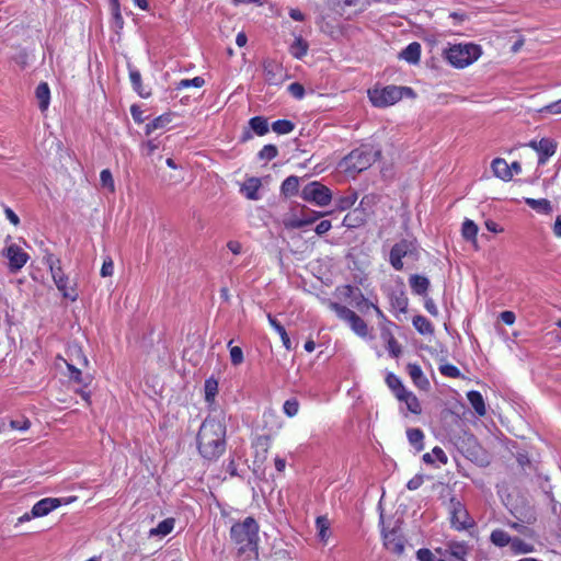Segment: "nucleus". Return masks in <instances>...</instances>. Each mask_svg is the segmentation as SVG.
<instances>
[{
    "label": "nucleus",
    "instance_id": "nucleus-1",
    "mask_svg": "<svg viewBox=\"0 0 561 561\" xmlns=\"http://www.w3.org/2000/svg\"><path fill=\"white\" fill-rule=\"evenodd\" d=\"M226 422L222 413L208 415L197 433V449L207 460L218 459L226 450Z\"/></svg>",
    "mask_w": 561,
    "mask_h": 561
},
{
    "label": "nucleus",
    "instance_id": "nucleus-2",
    "mask_svg": "<svg viewBox=\"0 0 561 561\" xmlns=\"http://www.w3.org/2000/svg\"><path fill=\"white\" fill-rule=\"evenodd\" d=\"M230 539L239 561L257 560L259 525L253 517L233 524L230 528Z\"/></svg>",
    "mask_w": 561,
    "mask_h": 561
},
{
    "label": "nucleus",
    "instance_id": "nucleus-3",
    "mask_svg": "<svg viewBox=\"0 0 561 561\" xmlns=\"http://www.w3.org/2000/svg\"><path fill=\"white\" fill-rule=\"evenodd\" d=\"M381 156L380 149L371 145H362L351 151L343 160L342 165L347 173H360L367 170Z\"/></svg>",
    "mask_w": 561,
    "mask_h": 561
},
{
    "label": "nucleus",
    "instance_id": "nucleus-4",
    "mask_svg": "<svg viewBox=\"0 0 561 561\" xmlns=\"http://www.w3.org/2000/svg\"><path fill=\"white\" fill-rule=\"evenodd\" d=\"M479 45L456 44L445 51L446 59L456 68H465L474 62L481 56Z\"/></svg>",
    "mask_w": 561,
    "mask_h": 561
},
{
    "label": "nucleus",
    "instance_id": "nucleus-5",
    "mask_svg": "<svg viewBox=\"0 0 561 561\" xmlns=\"http://www.w3.org/2000/svg\"><path fill=\"white\" fill-rule=\"evenodd\" d=\"M403 257H412L417 260L419 250L416 242L413 240L401 239L390 250L389 262L396 271L403 270Z\"/></svg>",
    "mask_w": 561,
    "mask_h": 561
},
{
    "label": "nucleus",
    "instance_id": "nucleus-6",
    "mask_svg": "<svg viewBox=\"0 0 561 561\" xmlns=\"http://www.w3.org/2000/svg\"><path fill=\"white\" fill-rule=\"evenodd\" d=\"M45 263L50 270L51 277L58 290L62 293L65 298H69L70 300L75 301L78 296L73 288L68 287V277L62 272L60 260L55 257L53 254H47L45 256Z\"/></svg>",
    "mask_w": 561,
    "mask_h": 561
},
{
    "label": "nucleus",
    "instance_id": "nucleus-7",
    "mask_svg": "<svg viewBox=\"0 0 561 561\" xmlns=\"http://www.w3.org/2000/svg\"><path fill=\"white\" fill-rule=\"evenodd\" d=\"M368 96L374 106L386 107L401 100V90L397 85H387L381 89L368 90Z\"/></svg>",
    "mask_w": 561,
    "mask_h": 561
},
{
    "label": "nucleus",
    "instance_id": "nucleus-8",
    "mask_svg": "<svg viewBox=\"0 0 561 561\" xmlns=\"http://www.w3.org/2000/svg\"><path fill=\"white\" fill-rule=\"evenodd\" d=\"M301 197L304 201L314 203L318 206H327L332 199V194L325 185L311 182L302 188Z\"/></svg>",
    "mask_w": 561,
    "mask_h": 561
},
{
    "label": "nucleus",
    "instance_id": "nucleus-9",
    "mask_svg": "<svg viewBox=\"0 0 561 561\" xmlns=\"http://www.w3.org/2000/svg\"><path fill=\"white\" fill-rule=\"evenodd\" d=\"M450 513V522L457 530L468 529L473 525L472 518L469 516L465 505L456 497H451L448 506Z\"/></svg>",
    "mask_w": 561,
    "mask_h": 561
},
{
    "label": "nucleus",
    "instance_id": "nucleus-10",
    "mask_svg": "<svg viewBox=\"0 0 561 561\" xmlns=\"http://www.w3.org/2000/svg\"><path fill=\"white\" fill-rule=\"evenodd\" d=\"M382 537L383 546L388 551L397 556H401L404 552L405 539L399 527L382 530Z\"/></svg>",
    "mask_w": 561,
    "mask_h": 561
},
{
    "label": "nucleus",
    "instance_id": "nucleus-11",
    "mask_svg": "<svg viewBox=\"0 0 561 561\" xmlns=\"http://www.w3.org/2000/svg\"><path fill=\"white\" fill-rule=\"evenodd\" d=\"M264 80L268 84L279 85L286 79V71L282 64L273 59H267L263 62Z\"/></svg>",
    "mask_w": 561,
    "mask_h": 561
},
{
    "label": "nucleus",
    "instance_id": "nucleus-12",
    "mask_svg": "<svg viewBox=\"0 0 561 561\" xmlns=\"http://www.w3.org/2000/svg\"><path fill=\"white\" fill-rule=\"evenodd\" d=\"M5 256L12 273L19 272L28 260V254L16 244H11L5 249Z\"/></svg>",
    "mask_w": 561,
    "mask_h": 561
},
{
    "label": "nucleus",
    "instance_id": "nucleus-13",
    "mask_svg": "<svg viewBox=\"0 0 561 561\" xmlns=\"http://www.w3.org/2000/svg\"><path fill=\"white\" fill-rule=\"evenodd\" d=\"M61 504L59 499L45 497L32 507V516L42 517L49 514Z\"/></svg>",
    "mask_w": 561,
    "mask_h": 561
},
{
    "label": "nucleus",
    "instance_id": "nucleus-14",
    "mask_svg": "<svg viewBox=\"0 0 561 561\" xmlns=\"http://www.w3.org/2000/svg\"><path fill=\"white\" fill-rule=\"evenodd\" d=\"M557 151V142L550 138H541L538 140L537 152L539 154L538 164H545L550 157Z\"/></svg>",
    "mask_w": 561,
    "mask_h": 561
},
{
    "label": "nucleus",
    "instance_id": "nucleus-15",
    "mask_svg": "<svg viewBox=\"0 0 561 561\" xmlns=\"http://www.w3.org/2000/svg\"><path fill=\"white\" fill-rule=\"evenodd\" d=\"M367 217L365 209L355 208L345 215L342 224L346 228H357L366 222Z\"/></svg>",
    "mask_w": 561,
    "mask_h": 561
},
{
    "label": "nucleus",
    "instance_id": "nucleus-16",
    "mask_svg": "<svg viewBox=\"0 0 561 561\" xmlns=\"http://www.w3.org/2000/svg\"><path fill=\"white\" fill-rule=\"evenodd\" d=\"M389 301L392 309L405 313L408 310L409 300L402 288L392 290L389 294Z\"/></svg>",
    "mask_w": 561,
    "mask_h": 561
},
{
    "label": "nucleus",
    "instance_id": "nucleus-17",
    "mask_svg": "<svg viewBox=\"0 0 561 561\" xmlns=\"http://www.w3.org/2000/svg\"><path fill=\"white\" fill-rule=\"evenodd\" d=\"M409 285L415 295L425 296L430 287V280L423 275L413 274L409 278Z\"/></svg>",
    "mask_w": 561,
    "mask_h": 561
},
{
    "label": "nucleus",
    "instance_id": "nucleus-18",
    "mask_svg": "<svg viewBox=\"0 0 561 561\" xmlns=\"http://www.w3.org/2000/svg\"><path fill=\"white\" fill-rule=\"evenodd\" d=\"M400 58L409 64L416 65L421 58V44L417 42L410 43L401 53Z\"/></svg>",
    "mask_w": 561,
    "mask_h": 561
},
{
    "label": "nucleus",
    "instance_id": "nucleus-19",
    "mask_svg": "<svg viewBox=\"0 0 561 561\" xmlns=\"http://www.w3.org/2000/svg\"><path fill=\"white\" fill-rule=\"evenodd\" d=\"M491 168L494 175L503 181H510L513 178L511 168H508L507 162L502 158L494 159Z\"/></svg>",
    "mask_w": 561,
    "mask_h": 561
},
{
    "label": "nucleus",
    "instance_id": "nucleus-20",
    "mask_svg": "<svg viewBox=\"0 0 561 561\" xmlns=\"http://www.w3.org/2000/svg\"><path fill=\"white\" fill-rule=\"evenodd\" d=\"M347 290L350 291L348 296L352 298V302L360 312H366L371 308L373 304L364 297L358 288L354 289L352 286H347Z\"/></svg>",
    "mask_w": 561,
    "mask_h": 561
},
{
    "label": "nucleus",
    "instance_id": "nucleus-21",
    "mask_svg": "<svg viewBox=\"0 0 561 561\" xmlns=\"http://www.w3.org/2000/svg\"><path fill=\"white\" fill-rule=\"evenodd\" d=\"M261 187V181L257 178L248 179L241 186V192L248 199L257 201L260 198L257 192Z\"/></svg>",
    "mask_w": 561,
    "mask_h": 561
},
{
    "label": "nucleus",
    "instance_id": "nucleus-22",
    "mask_svg": "<svg viewBox=\"0 0 561 561\" xmlns=\"http://www.w3.org/2000/svg\"><path fill=\"white\" fill-rule=\"evenodd\" d=\"M35 96L38 101V107L42 112L46 111L49 106L50 101V90L46 82H41L36 90Z\"/></svg>",
    "mask_w": 561,
    "mask_h": 561
},
{
    "label": "nucleus",
    "instance_id": "nucleus-23",
    "mask_svg": "<svg viewBox=\"0 0 561 561\" xmlns=\"http://www.w3.org/2000/svg\"><path fill=\"white\" fill-rule=\"evenodd\" d=\"M468 401L479 416H484L486 413L485 403L482 394L479 391L471 390L467 393Z\"/></svg>",
    "mask_w": 561,
    "mask_h": 561
},
{
    "label": "nucleus",
    "instance_id": "nucleus-24",
    "mask_svg": "<svg viewBox=\"0 0 561 561\" xmlns=\"http://www.w3.org/2000/svg\"><path fill=\"white\" fill-rule=\"evenodd\" d=\"M408 373L413 382L421 389H425L428 386V380L425 378L421 367L416 364L408 365Z\"/></svg>",
    "mask_w": 561,
    "mask_h": 561
},
{
    "label": "nucleus",
    "instance_id": "nucleus-25",
    "mask_svg": "<svg viewBox=\"0 0 561 561\" xmlns=\"http://www.w3.org/2000/svg\"><path fill=\"white\" fill-rule=\"evenodd\" d=\"M399 401H402L407 404V408L410 412L414 414H420L422 409L417 398L410 391L404 390L403 393L399 394L397 398Z\"/></svg>",
    "mask_w": 561,
    "mask_h": 561
},
{
    "label": "nucleus",
    "instance_id": "nucleus-26",
    "mask_svg": "<svg viewBox=\"0 0 561 561\" xmlns=\"http://www.w3.org/2000/svg\"><path fill=\"white\" fill-rule=\"evenodd\" d=\"M129 69V79L133 84L134 90L141 96V98H148L150 95V91H145L141 85V75L140 72L133 68L130 65H128Z\"/></svg>",
    "mask_w": 561,
    "mask_h": 561
},
{
    "label": "nucleus",
    "instance_id": "nucleus-27",
    "mask_svg": "<svg viewBox=\"0 0 561 561\" xmlns=\"http://www.w3.org/2000/svg\"><path fill=\"white\" fill-rule=\"evenodd\" d=\"M407 436L409 443L415 448L416 451L424 449V434L420 428H408Z\"/></svg>",
    "mask_w": 561,
    "mask_h": 561
},
{
    "label": "nucleus",
    "instance_id": "nucleus-28",
    "mask_svg": "<svg viewBox=\"0 0 561 561\" xmlns=\"http://www.w3.org/2000/svg\"><path fill=\"white\" fill-rule=\"evenodd\" d=\"M70 360L73 362V358L71 357ZM67 367L70 373L69 376L71 380L84 387H87L91 382V376H83L81 370L73 363H67Z\"/></svg>",
    "mask_w": 561,
    "mask_h": 561
},
{
    "label": "nucleus",
    "instance_id": "nucleus-29",
    "mask_svg": "<svg viewBox=\"0 0 561 561\" xmlns=\"http://www.w3.org/2000/svg\"><path fill=\"white\" fill-rule=\"evenodd\" d=\"M525 203L533 208L534 210L542 214L552 213V205L550 201L546 198L535 199V198H525Z\"/></svg>",
    "mask_w": 561,
    "mask_h": 561
},
{
    "label": "nucleus",
    "instance_id": "nucleus-30",
    "mask_svg": "<svg viewBox=\"0 0 561 561\" xmlns=\"http://www.w3.org/2000/svg\"><path fill=\"white\" fill-rule=\"evenodd\" d=\"M299 179L295 175H290L284 180L280 186V192L285 196H294L298 193Z\"/></svg>",
    "mask_w": 561,
    "mask_h": 561
},
{
    "label": "nucleus",
    "instance_id": "nucleus-31",
    "mask_svg": "<svg viewBox=\"0 0 561 561\" xmlns=\"http://www.w3.org/2000/svg\"><path fill=\"white\" fill-rule=\"evenodd\" d=\"M412 322L420 334L431 335L434 333L432 323L424 316H415Z\"/></svg>",
    "mask_w": 561,
    "mask_h": 561
},
{
    "label": "nucleus",
    "instance_id": "nucleus-32",
    "mask_svg": "<svg viewBox=\"0 0 561 561\" xmlns=\"http://www.w3.org/2000/svg\"><path fill=\"white\" fill-rule=\"evenodd\" d=\"M490 540L494 546L503 548L511 545L512 537L502 529H494L491 533Z\"/></svg>",
    "mask_w": 561,
    "mask_h": 561
},
{
    "label": "nucleus",
    "instance_id": "nucleus-33",
    "mask_svg": "<svg viewBox=\"0 0 561 561\" xmlns=\"http://www.w3.org/2000/svg\"><path fill=\"white\" fill-rule=\"evenodd\" d=\"M251 129L259 136H263L268 131L267 119L263 116H254L249 121Z\"/></svg>",
    "mask_w": 561,
    "mask_h": 561
},
{
    "label": "nucleus",
    "instance_id": "nucleus-34",
    "mask_svg": "<svg viewBox=\"0 0 561 561\" xmlns=\"http://www.w3.org/2000/svg\"><path fill=\"white\" fill-rule=\"evenodd\" d=\"M270 324L275 329V331L279 334L283 345L286 350H291L290 339L285 330V328L271 314L267 316Z\"/></svg>",
    "mask_w": 561,
    "mask_h": 561
},
{
    "label": "nucleus",
    "instance_id": "nucleus-35",
    "mask_svg": "<svg viewBox=\"0 0 561 561\" xmlns=\"http://www.w3.org/2000/svg\"><path fill=\"white\" fill-rule=\"evenodd\" d=\"M316 527L318 530V538L327 542L329 536H330V522L325 516H319L316 519Z\"/></svg>",
    "mask_w": 561,
    "mask_h": 561
},
{
    "label": "nucleus",
    "instance_id": "nucleus-36",
    "mask_svg": "<svg viewBox=\"0 0 561 561\" xmlns=\"http://www.w3.org/2000/svg\"><path fill=\"white\" fill-rule=\"evenodd\" d=\"M289 51L295 58L301 59L307 55L308 43L302 37H297L290 45Z\"/></svg>",
    "mask_w": 561,
    "mask_h": 561
},
{
    "label": "nucleus",
    "instance_id": "nucleus-37",
    "mask_svg": "<svg viewBox=\"0 0 561 561\" xmlns=\"http://www.w3.org/2000/svg\"><path fill=\"white\" fill-rule=\"evenodd\" d=\"M174 527V519L167 518L158 524L156 528L150 529V536H167L169 535Z\"/></svg>",
    "mask_w": 561,
    "mask_h": 561
},
{
    "label": "nucleus",
    "instance_id": "nucleus-38",
    "mask_svg": "<svg viewBox=\"0 0 561 561\" xmlns=\"http://www.w3.org/2000/svg\"><path fill=\"white\" fill-rule=\"evenodd\" d=\"M351 329L359 336L365 337L368 334L366 322L356 313L350 319Z\"/></svg>",
    "mask_w": 561,
    "mask_h": 561
},
{
    "label": "nucleus",
    "instance_id": "nucleus-39",
    "mask_svg": "<svg viewBox=\"0 0 561 561\" xmlns=\"http://www.w3.org/2000/svg\"><path fill=\"white\" fill-rule=\"evenodd\" d=\"M461 232L466 240L472 241L474 244L477 243L478 226L472 220H465Z\"/></svg>",
    "mask_w": 561,
    "mask_h": 561
},
{
    "label": "nucleus",
    "instance_id": "nucleus-40",
    "mask_svg": "<svg viewBox=\"0 0 561 561\" xmlns=\"http://www.w3.org/2000/svg\"><path fill=\"white\" fill-rule=\"evenodd\" d=\"M205 400L208 403H213L218 393V381L210 377L205 380Z\"/></svg>",
    "mask_w": 561,
    "mask_h": 561
},
{
    "label": "nucleus",
    "instance_id": "nucleus-41",
    "mask_svg": "<svg viewBox=\"0 0 561 561\" xmlns=\"http://www.w3.org/2000/svg\"><path fill=\"white\" fill-rule=\"evenodd\" d=\"M321 215V213H312L311 215L302 214L301 217L296 218L290 222V227L302 228L309 226L313 224Z\"/></svg>",
    "mask_w": 561,
    "mask_h": 561
},
{
    "label": "nucleus",
    "instance_id": "nucleus-42",
    "mask_svg": "<svg viewBox=\"0 0 561 561\" xmlns=\"http://www.w3.org/2000/svg\"><path fill=\"white\" fill-rule=\"evenodd\" d=\"M169 123H171V115L170 114H163L154 118L152 122L146 125V134L149 135L153 130L158 128H163Z\"/></svg>",
    "mask_w": 561,
    "mask_h": 561
},
{
    "label": "nucleus",
    "instance_id": "nucleus-43",
    "mask_svg": "<svg viewBox=\"0 0 561 561\" xmlns=\"http://www.w3.org/2000/svg\"><path fill=\"white\" fill-rule=\"evenodd\" d=\"M433 457H435L442 463H447V461H448V458H447L446 454L438 446L433 448L432 454H430V453L424 454L423 455V461L425 463H427V465H433L434 463Z\"/></svg>",
    "mask_w": 561,
    "mask_h": 561
},
{
    "label": "nucleus",
    "instance_id": "nucleus-44",
    "mask_svg": "<svg viewBox=\"0 0 561 561\" xmlns=\"http://www.w3.org/2000/svg\"><path fill=\"white\" fill-rule=\"evenodd\" d=\"M447 547L450 554L456 559H462L468 553V546L465 542L450 541Z\"/></svg>",
    "mask_w": 561,
    "mask_h": 561
},
{
    "label": "nucleus",
    "instance_id": "nucleus-45",
    "mask_svg": "<svg viewBox=\"0 0 561 561\" xmlns=\"http://www.w3.org/2000/svg\"><path fill=\"white\" fill-rule=\"evenodd\" d=\"M329 306L330 309L333 310L340 319L346 321L347 323L350 322V319L355 314L353 310L337 302H330Z\"/></svg>",
    "mask_w": 561,
    "mask_h": 561
},
{
    "label": "nucleus",
    "instance_id": "nucleus-46",
    "mask_svg": "<svg viewBox=\"0 0 561 561\" xmlns=\"http://www.w3.org/2000/svg\"><path fill=\"white\" fill-rule=\"evenodd\" d=\"M295 124L287 119H278L272 124V129L278 135L289 134L294 130Z\"/></svg>",
    "mask_w": 561,
    "mask_h": 561
},
{
    "label": "nucleus",
    "instance_id": "nucleus-47",
    "mask_svg": "<svg viewBox=\"0 0 561 561\" xmlns=\"http://www.w3.org/2000/svg\"><path fill=\"white\" fill-rule=\"evenodd\" d=\"M386 382H387L388 387L394 392L397 398L399 394L403 393L405 390L401 380L392 373H389L387 375Z\"/></svg>",
    "mask_w": 561,
    "mask_h": 561
},
{
    "label": "nucleus",
    "instance_id": "nucleus-48",
    "mask_svg": "<svg viewBox=\"0 0 561 561\" xmlns=\"http://www.w3.org/2000/svg\"><path fill=\"white\" fill-rule=\"evenodd\" d=\"M356 201H357V193L351 192L350 194L342 196L336 201V208H339L341 210H346V209L351 208L355 204Z\"/></svg>",
    "mask_w": 561,
    "mask_h": 561
},
{
    "label": "nucleus",
    "instance_id": "nucleus-49",
    "mask_svg": "<svg viewBox=\"0 0 561 561\" xmlns=\"http://www.w3.org/2000/svg\"><path fill=\"white\" fill-rule=\"evenodd\" d=\"M278 154V149L274 145H265L257 153L260 160H273Z\"/></svg>",
    "mask_w": 561,
    "mask_h": 561
},
{
    "label": "nucleus",
    "instance_id": "nucleus-50",
    "mask_svg": "<svg viewBox=\"0 0 561 561\" xmlns=\"http://www.w3.org/2000/svg\"><path fill=\"white\" fill-rule=\"evenodd\" d=\"M511 548L515 553H529L533 551V547L522 539L515 537L512 538Z\"/></svg>",
    "mask_w": 561,
    "mask_h": 561
},
{
    "label": "nucleus",
    "instance_id": "nucleus-51",
    "mask_svg": "<svg viewBox=\"0 0 561 561\" xmlns=\"http://www.w3.org/2000/svg\"><path fill=\"white\" fill-rule=\"evenodd\" d=\"M228 347L230 350V359L233 366H238L243 362V352L239 346H232V340L229 341Z\"/></svg>",
    "mask_w": 561,
    "mask_h": 561
},
{
    "label": "nucleus",
    "instance_id": "nucleus-52",
    "mask_svg": "<svg viewBox=\"0 0 561 561\" xmlns=\"http://www.w3.org/2000/svg\"><path fill=\"white\" fill-rule=\"evenodd\" d=\"M100 181L104 188H107L112 193L115 191L113 175L108 169L102 170Z\"/></svg>",
    "mask_w": 561,
    "mask_h": 561
},
{
    "label": "nucleus",
    "instance_id": "nucleus-53",
    "mask_svg": "<svg viewBox=\"0 0 561 561\" xmlns=\"http://www.w3.org/2000/svg\"><path fill=\"white\" fill-rule=\"evenodd\" d=\"M205 83V80L202 77H195L193 79H183L176 84V89H186L190 87L202 88Z\"/></svg>",
    "mask_w": 561,
    "mask_h": 561
},
{
    "label": "nucleus",
    "instance_id": "nucleus-54",
    "mask_svg": "<svg viewBox=\"0 0 561 561\" xmlns=\"http://www.w3.org/2000/svg\"><path fill=\"white\" fill-rule=\"evenodd\" d=\"M283 410L287 416L293 417L298 413L299 403L296 399H288L285 401Z\"/></svg>",
    "mask_w": 561,
    "mask_h": 561
},
{
    "label": "nucleus",
    "instance_id": "nucleus-55",
    "mask_svg": "<svg viewBox=\"0 0 561 561\" xmlns=\"http://www.w3.org/2000/svg\"><path fill=\"white\" fill-rule=\"evenodd\" d=\"M439 371L442 375H444L446 377H450V378H458L461 375L460 370L451 364L440 365Z\"/></svg>",
    "mask_w": 561,
    "mask_h": 561
},
{
    "label": "nucleus",
    "instance_id": "nucleus-56",
    "mask_svg": "<svg viewBox=\"0 0 561 561\" xmlns=\"http://www.w3.org/2000/svg\"><path fill=\"white\" fill-rule=\"evenodd\" d=\"M110 2H111V7H112V14H113V18H114V21H115L116 25L118 27H123L124 20H123V16L121 14V9H119L118 0H110Z\"/></svg>",
    "mask_w": 561,
    "mask_h": 561
},
{
    "label": "nucleus",
    "instance_id": "nucleus-57",
    "mask_svg": "<svg viewBox=\"0 0 561 561\" xmlns=\"http://www.w3.org/2000/svg\"><path fill=\"white\" fill-rule=\"evenodd\" d=\"M288 92L297 100H300L305 95V88L299 82H293L288 85Z\"/></svg>",
    "mask_w": 561,
    "mask_h": 561
},
{
    "label": "nucleus",
    "instance_id": "nucleus-58",
    "mask_svg": "<svg viewBox=\"0 0 561 561\" xmlns=\"http://www.w3.org/2000/svg\"><path fill=\"white\" fill-rule=\"evenodd\" d=\"M113 271H114V263H113V260L107 256L103 264H102V267H101V276L102 277H108V276H112L113 275Z\"/></svg>",
    "mask_w": 561,
    "mask_h": 561
},
{
    "label": "nucleus",
    "instance_id": "nucleus-59",
    "mask_svg": "<svg viewBox=\"0 0 561 561\" xmlns=\"http://www.w3.org/2000/svg\"><path fill=\"white\" fill-rule=\"evenodd\" d=\"M376 202V196L375 195H365L360 203H359V209H365V211L369 215V211L371 209V206L375 204Z\"/></svg>",
    "mask_w": 561,
    "mask_h": 561
},
{
    "label": "nucleus",
    "instance_id": "nucleus-60",
    "mask_svg": "<svg viewBox=\"0 0 561 561\" xmlns=\"http://www.w3.org/2000/svg\"><path fill=\"white\" fill-rule=\"evenodd\" d=\"M31 425V422L26 419H23V420H13L10 422V426L13 428V430H20V431H25L30 427Z\"/></svg>",
    "mask_w": 561,
    "mask_h": 561
},
{
    "label": "nucleus",
    "instance_id": "nucleus-61",
    "mask_svg": "<svg viewBox=\"0 0 561 561\" xmlns=\"http://www.w3.org/2000/svg\"><path fill=\"white\" fill-rule=\"evenodd\" d=\"M416 557L419 561H434V554L430 549L422 548L417 550Z\"/></svg>",
    "mask_w": 561,
    "mask_h": 561
},
{
    "label": "nucleus",
    "instance_id": "nucleus-62",
    "mask_svg": "<svg viewBox=\"0 0 561 561\" xmlns=\"http://www.w3.org/2000/svg\"><path fill=\"white\" fill-rule=\"evenodd\" d=\"M332 225H331V221L330 220H321L317 226H316V233L318 236H322L324 233H327L330 229H331Z\"/></svg>",
    "mask_w": 561,
    "mask_h": 561
},
{
    "label": "nucleus",
    "instance_id": "nucleus-63",
    "mask_svg": "<svg viewBox=\"0 0 561 561\" xmlns=\"http://www.w3.org/2000/svg\"><path fill=\"white\" fill-rule=\"evenodd\" d=\"M500 319L507 325H512L515 322V313L513 311H503L500 313Z\"/></svg>",
    "mask_w": 561,
    "mask_h": 561
},
{
    "label": "nucleus",
    "instance_id": "nucleus-64",
    "mask_svg": "<svg viewBox=\"0 0 561 561\" xmlns=\"http://www.w3.org/2000/svg\"><path fill=\"white\" fill-rule=\"evenodd\" d=\"M268 561H290L289 554L285 550L274 552Z\"/></svg>",
    "mask_w": 561,
    "mask_h": 561
}]
</instances>
